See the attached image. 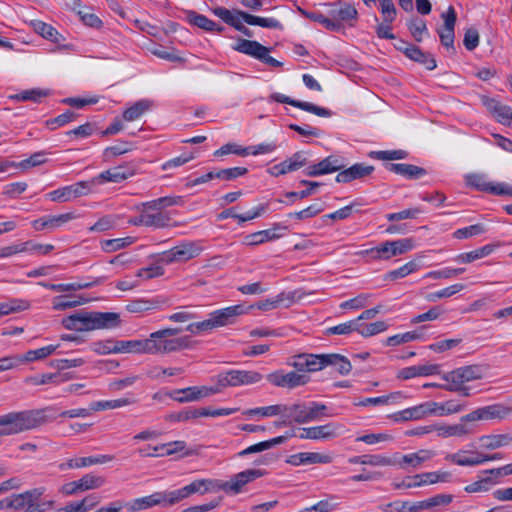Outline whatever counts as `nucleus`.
<instances>
[{
	"label": "nucleus",
	"instance_id": "obj_25",
	"mask_svg": "<svg viewBox=\"0 0 512 512\" xmlns=\"http://www.w3.org/2000/svg\"><path fill=\"white\" fill-rule=\"evenodd\" d=\"M332 457L328 454L318 452H300L288 456L286 463L293 466L310 465V464H329Z\"/></svg>",
	"mask_w": 512,
	"mask_h": 512
},
{
	"label": "nucleus",
	"instance_id": "obj_2",
	"mask_svg": "<svg viewBox=\"0 0 512 512\" xmlns=\"http://www.w3.org/2000/svg\"><path fill=\"white\" fill-rule=\"evenodd\" d=\"M120 315L115 312L80 311L62 319L68 330L79 332L112 329L120 325Z\"/></svg>",
	"mask_w": 512,
	"mask_h": 512
},
{
	"label": "nucleus",
	"instance_id": "obj_13",
	"mask_svg": "<svg viewBox=\"0 0 512 512\" xmlns=\"http://www.w3.org/2000/svg\"><path fill=\"white\" fill-rule=\"evenodd\" d=\"M451 477L450 472L447 471H436V472H425L417 474L413 477H408L407 480L396 484V488H415L424 485L435 484L438 482H447Z\"/></svg>",
	"mask_w": 512,
	"mask_h": 512
},
{
	"label": "nucleus",
	"instance_id": "obj_21",
	"mask_svg": "<svg viewBox=\"0 0 512 512\" xmlns=\"http://www.w3.org/2000/svg\"><path fill=\"white\" fill-rule=\"evenodd\" d=\"M219 392L220 389L217 387L193 386L177 390L175 394L181 396H174L173 398L179 403H186L197 401L201 398L209 397Z\"/></svg>",
	"mask_w": 512,
	"mask_h": 512
},
{
	"label": "nucleus",
	"instance_id": "obj_3",
	"mask_svg": "<svg viewBox=\"0 0 512 512\" xmlns=\"http://www.w3.org/2000/svg\"><path fill=\"white\" fill-rule=\"evenodd\" d=\"M180 331V328H164L151 333L146 339L147 354L164 355L190 348L189 336L175 337Z\"/></svg>",
	"mask_w": 512,
	"mask_h": 512
},
{
	"label": "nucleus",
	"instance_id": "obj_44",
	"mask_svg": "<svg viewBox=\"0 0 512 512\" xmlns=\"http://www.w3.org/2000/svg\"><path fill=\"white\" fill-rule=\"evenodd\" d=\"M151 101L147 99L135 102L131 107L123 112V119L125 121H135L144 115L151 107Z\"/></svg>",
	"mask_w": 512,
	"mask_h": 512
},
{
	"label": "nucleus",
	"instance_id": "obj_31",
	"mask_svg": "<svg viewBox=\"0 0 512 512\" xmlns=\"http://www.w3.org/2000/svg\"><path fill=\"white\" fill-rule=\"evenodd\" d=\"M143 222L145 227H153L156 229L165 228L170 225L171 218L167 212L155 211L152 208L143 207Z\"/></svg>",
	"mask_w": 512,
	"mask_h": 512
},
{
	"label": "nucleus",
	"instance_id": "obj_12",
	"mask_svg": "<svg viewBox=\"0 0 512 512\" xmlns=\"http://www.w3.org/2000/svg\"><path fill=\"white\" fill-rule=\"evenodd\" d=\"M91 191L92 185L90 181H80L51 191L48 195L52 201L67 202L71 199L87 195Z\"/></svg>",
	"mask_w": 512,
	"mask_h": 512
},
{
	"label": "nucleus",
	"instance_id": "obj_38",
	"mask_svg": "<svg viewBox=\"0 0 512 512\" xmlns=\"http://www.w3.org/2000/svg\"><path fill=\"white\" fill-rule=\"evenodd\" d=\"M50 94L51 92L49 89L33 88L11 95L9 98L18 102L32 101L34 103H40L43 98L48 97Z\"/></svg>",
	"mask_w": 512,
	"mask_h": 512
},
{
	"label": "nucleus",
	"instance_id": "obj_54",
	"mask_svg": "<svg viewBox=\"0 0 512 512\" xmlns=\"http://www.w3.org/2000/svg\"><path fill=\"white\" fill-rule=\"evenodd\" d=\"M29 306V302L22 299H11L8 302H0V317L27 310Z\"/></svg>",
	"mask_w": 512,
	"mask_h": 512
},
{
	"label": "nucleus",
	"instance_id": "obj_10",
	"mask_svg": "<svg viewBox=\"0 0 512 512\" xmlns=\"http://www.w3.org/2000/svg\"><path fill=\"white\" fill-rule=\"evenodd\" d=\"M512 412V408L505 406L504 404L497 403L488 405L482 408H478L471 413L463 416L462 421H479V420H502L508 417Z\"/></svg>",
	"mask_w": 512,
	"mask_h": 512
},
{
	"label": "nucleus",
	"instance_id": "obj_48",
	"mask_svg": "<svg viewBox=\"0 0 512 512\" xmlns=\"http://www.w3.org/2000/svg\"><path fill=\"white\" fill-rule=\"evenodd\" d=\"M407 58L424 65L428 70H434L437 67L436 60L432 54L423 52L416 45L410 50Z\"/></svg>",
	"mask_w": 512,
	"mask_h": 512
},
{
	"label": "nucleus",
	"instance_id": "obj_59",
	"mask_svg": "<svg viewBox=\"0 0 512 512\" xmlns=\"http://www.w3.org/2000/svg\"><path fill=\"white\" fill-rule=\"evenodd\" d=\"M464 288H465V286L463 284H460V283L453 284V285L443 288L439 291L429 293L426 296V299L430 302H435L441 298L451 297V296L455 295L456 293L462 291Z\"/></svg>",
	"mask_w": 512,
	"mask_h": 512
},
{
	"label": "nucleus",
	"instance_id": "obj_58",
	"mask_svg": "<svg viewBox=\"0 0 512 512\" xmlns=\"http://www.w3.org/2000/svg\"><path fill=\"white\" fill-rule=\"evenodd\" d=\"M181 200L179 196H165L143 203V207L152 208L155 211H162L165 207L177 205Z\"/></svg>",
	"mask_w": 512,
	"mask_h": 512
},
{
	"label": "nucleus",
	"instance_id": "obj_5",
	"mask_svg": "<svg viewBox=\"0 0 512 512\" xmlns=\"http://www.w3.org/2000/svg\"><path fill=\"white\" fill-rule=\"evenodd\" d=\"M44 487H37L19 494H12L13 510L23 512H46L54 506V501H44Z\"/></svg>",
	"mask_w": 512,
	"mask_h": 512
},
{
	"label": "nucleus",
	"instance_id": "obj_42",
	"mask_svg": "<svg viewBox=\"0 0 512 512\" xmlns=\"http://www.w3.org/2000/svg\"><path fill=\"white\" fill-rule=\"evenodd\" d=\"M494 251V245L487 244L483 247L475 249L470 252H465L457 255L455 261L459 263H471L475 260L481 259L490 255Z\"/></svg>",
	"mask_w": 512,
	"mask_h": 512
},
{
	"label": "nucleus",
	"instance_id": "obj_57",
	"mask_svg": "<svg viewBox=\"0 0 512 512\" xmlns=\"http://www.w3.org/2000/svg\"><path fill=\"white\" fill-rule=\"evenodd\" d=\"M134 239L132 237L107 239L101 242V248L106 253H112L122 248L128 247L133 244Z\"/></svg>",
	"mask_w": 512,
	"mask_h": 512
},
{
	"label": "nucleus",
	"instance_id": "obj_22",
	"mask_svg": "<svg viewBox=\"0 0 512 512\" xmlns=\"http://www.w3.org/2000/svg\"><path fill=\"white\" fill-rule=\"evenodd\" d=\"M271 98L276 102L289 104L291 106L297 107V108L302 109L309 113H313L320 117L332 116V111L327 108L317 106L310 102L294 100V99H291L290 97L280 94V93L272 94Z\"/></svg>",
	"mask_w": 512,
	"mask_h": 512
},
{
	"label": "nucleus",
	"instance_id": "obj_8",
	"mask_svg": "<svg viewBox=\"0 0 512 512\" xmlns=\"http://www.w3.org/2000/svg\"><path fill=\"white\" fill-rule=\"evenodd\" d=\"M264 474L265 472L260 469H247L235 474L228 481H218L216 486L219 490L236 495L242 491L246 484L262 477Z\"/></svg>",
	"mask_w": 512,
	"mask_h": 512
},
{
	"label": "nucleus",
	"instance_id": "obj_9",
	"mask_svg": "<svg viewBox=\"0 0 512 512\" xmlns=\"http://www.w3.org/2000/svg\"><path fill=\"white\" fill-rule=\"evenodd\" d=\"M171 491H159L151 495L136 498L128 504V509L132 512L146 510L154 506H173L174 500Z\"/></svg>",
	"mask_w": 512,
	"mask_h": 512
},
{
	"label": "nucleus",
	"instance_id": "obj_51",
	"mask_svg": "<svg viewBox=\"0 0 512 512\" xmlns=\"http://www.w3.org/2000/svg\"><path fill=\"white\" fill-rule=\"evenodd\" d=\"M59 345H48L35 350H28L22 358H19V362H33L36 360H42L51 354H53Z\"/></svg>",
	"mask_w": 512,
	"mask_h": 512
},
{
	"label": "nucleus",
	"instance_id": "obj_34",
	"mask_svg": "<svg viewBox=\"0 0 512 512\" xmlns=\"http://www.w3.org/2000/svg\"><path fill=\"white\" fill-rule=\"evenodd\" d=\"M348 462L350 464H361V465H369V466H391L394 465V461L386 457L384 455H361V456H353L349 458Z\"/></svg>",
	"mask_w": 512,
	"mask_h": 512
},
{
	"label": "nucleus",
	"instance_id": "obj_45",
	"mask_svg": "<svg viewBox=\"0 0 512 512\" xmlns=\"http://www.w3.org/2000/svg\"><path fill=\"white\" fill-rule=\"evenodd\" d=\"M116 351L119 353L147 354V340L117 341Z\"/></svg>",
	"mask_w": 512,
	"mask_h": 512
},
{
	"label": "nucleus",
	"instance_id": "obj_37",
	"mask_svg": "<svg viewBox=\"0 0 512 512\" xmlns=\"http://www.w3.org/2000/svg\"><path fill=\"white\" fill-rule=\"evenodd\" d=\"M439 373V365L436 364H426V365H417L405 368L401 372V377L403 379H410L418 376H430Z\"/></svg>",
	"mask_w": 512,
	"mask_h": 512
},
{
	"label": "nucleus",
	"instance_id": "obj_53",
	"mask_svg": "<svg viewBox=\"0 0 512 512\" xmlns=\"http://www.w3.org/2000/svg\"><path fill=\"white\" fill-rule=\"evenodd\" d=\"M327 366H333L341 375H347L352 369L350 361L340 354H327Z\"/></svg>",
	"mask_w": 512,
	"mask_h": 512
},
{
	"label": "nucleus",
	"instance_id": "obj_40",
	"mask_svg": "<svg viewBox=\"0 0 512 512\" xmlns=\"http://www.w3.org/2000/svg\"><path fill=\"white\" fill-rule=\"evenodd\" d=\"M443 379L447 382L445 385H436L437 388H441L447 391H458L466 383L461 370L455 369L451 372L445 373Z\"/></svg>",
	"mask_w": 512,
	"mask_h": 512
},
{
	"label": "nucleus",
	"instance_id": "obj_64",
	"mask_svg": "<svg viewBox=\"0 0 512 512\" xmlns=\"http://www.w3.org/2000/svg\"><path fill=\"white\" fill-rule=\"evenodd\" d=\"M99 502V499L96 496H88L82 499L79 502H72L68 504V508L72 512H87L95 507Z\"/></svg>",
	"mask_w": 512,
	"mask_h": 512
},
{
	"label": "nucleus",
	"instance_id": "obj_63",
	"mask_svg": "<svg viewBox=\"0 0 512 512\" xmlns=\"http://www.w3.org/2000/svg\"><path fill=\"white\" fill-rule=\"evenodd\" d=\"M335 496H330L324 500L317 502L311 507L304 508L299 512H331L335 510L338 506L337 503L333 502Z\"/></svg>",
	"mask_w": 512,
	"mask_h": 512
},
{
	"label": "nucleus",
	"instance_id": "obj_7",
	"mask_svg": "<svg viewBox=\"0 0 512 512\" xmlns=\"http://www.w3.org/2000/svg\"><path fill=\"white\" fill-rule=\"evenodd\" d=\"M262 375L256 371L228 370L219 373L216 377L217 388L237 387L251 385L262 380Z\"/></svg>",
	"mask_w": 512,
	"mask_h": 512
},
{
	"label": "nucleus",
	"instance_id": "obj_43",
	"mask_svg": "<svg viewBox=\"0 0 512 512\" xmlns=\"http://www.w3.org/2000/svg\"><path fill=\"white\" fill-rule=\"evenodd\" d=\"M297 9L303 16L322 24L326 29L330 31H339L342 28V24L339 20L329 19L321 13L307 12L301 7H297Z\"/></svg>",
	"mask_w": 512,
	"mask_h": 512
},
{
	"label": "nucleus",
	"instance_id": "obj_11",
	"mask_svg": "<svg viewBox=\"0 0 512 512\" xmlns=\"http://www.w3.org/2000/svg\"><path fill=\"white\" fill-rule=\"evenodd\" d=\"M202 251V247L196 242H184L178 246L165 251L161 260L165 263L188 261L197 257Z\"/></svg>",
	"mask_w": 512,
	"mask_h": 512
},
{
	"label": "nucleus",
	"instance_id": "obj_1",
	"mask_svg": "<svg viewBox=\"0 0 512 512\" xmlns=\"http://www.w3.org/2000/svg\"><path fill=\"white\" fill-rule=\"evenodd\" d=\"M52 408L29 409L12 411L0 416V437L12 436L31 431L46 424L54 416L48 412Z\"/></svg>",
	"mask_w": 512,
	"mask_h": 512
},
{
	"label": "nucleus",
	"instance_id": "obj_30",
	"mask_svg": "<svg viewBox=\"0 0 512 512\" xmlns=\"http://www.w3.org/2000/svg\"><path fill=\"white\" fill-rule=\"evenodd\" d=\"M387 171L401 175L407 179H419L427 174V171L419 166L406 163H387Z\"/></svg>",
	"mask_w": 512,
	"mask_h": 512
},
{
	"label": "nucleus",
	"instance_id": "obj_29",
	"mask_svg": "<svg viewBox=\"0 0 512 512\" xmlns=\"http://www.w3.org/2000/svg\"><path fill=\"white\" fill-rule=\"evenodd\" d=\"M113 460H114V456L108 455V454L81 457V458L69 459L67 462L61 463L59 465V469L61 471H65L67 469L83 468V467H88V466L97 465V464H104L107 462H111Z\"/></svg>",
	"mask_w": 512,
	"mask_h": 512
},
{
	"label": "nucleus",
	"instance_id": "obj_14",
	"mask_svg": "<svg viewBox=\"0 0 512 512\" xmlns=\"http://www.w3.org/2000/svg\"><path fill=\"white\" fill-rule=\"evenodd\" d=\"M104 483L103 477L88 473L77 481L65 483L60 491L65 495H74L78 492L100 488Z\"/></svg>",
	"mask_w": 512,
	"mask_h": 512
},
{
	"label": "nucleus",
	"instance_id": "obj_17",
	"mask_svg": "<svg viewBox=\"0 0 512 512\" xmlns=\"http://www.w3.org/2000/svg\"><path fill=\"white\" fill-rule=\"evenodd\" d=\"M293 366L298 371L315 372L327 367V354H299L294 357Z\"/></svg>",
	"mask_w": 512,
	"mask_h": 512
},
{
	"label": "nucleus",
	"instance_id": "obj_46",
	"mask_svg": "<svg viewBox=\"0 0 512 512\" xmlns=\"http://www.w3.org/2000/svg\"><path fill=\"white\" fill-rule=\"evenodd\" d=\"M285 410H286V405L277 404V405H270V406H266V407L247 409V410L243 411V415H245V416L258 415L261 417H272V416H276V415L284 416Z\"/></svg>",
	"mask_w": 512,
	"mask_h": 512
},
{
	"label": "nucleus",
	"instance_id": "obj_39",
	"mask_svg": "<svg viewBox=\"0 0 512 512\" xmlns=\"http://www.w3.org/2000/svg\"><path fill=\"white\" fill-rule=\"evenodd\" d=\"M31 26L33 27L34 31L40 34L43 38L50 40L54 43H60L61 40H63V37L61 34L58 33V31L52 27L51 25L40 21V20H32Z\"/></svg>",
	"mask_w": 512,
	"mask_h": 512
},
{
	"label": "nucleus",
	"instance_id": "obj_35",
	"mask_svg": "<svg viewBox=\"0 0 512 512\" xmlns=\"http://www.w3.org/2000/svg\"><path fill=\"white\" fill-rule=\"evenodd\" d=\"M389 243L390 241H385L376 247L362 250L357 255L367 256L371 261L389 260L393 257Z\"/></svg>",
	"mask_w": 512,
	"mask_h": 512
},
{
	"label": "nucleus",
	"instance_id": "obj_50",
	"mask_svg": "<svg viewBox=\"0 0 512 512\" xmlns=\"http://www.w3.org/2000/svg\"><path fill=\"white\" fill-rule=\"evenodd\" d=\"M497 483H498L497 476L489 474V476L483 477V478L465 486L464 490L467 493L487 492Z\"/></svg>",
	"mask_w": 512,
	"mask_h": 512
},
{
	"label": "nucleus",
	"instance_id": "obj_47",
	"mask_svg": "<svg viewBox=\"0 0 512 512\" xmlns=\"http://www.w3.org/2000/svg\"><path fill=\"white\" fill-rule=\"evenodd\" d=\"M465 451H460L448 456V459L459 466H477L483 464L481 453H472V456H466Z\"/></svg>",
	"mask_w": 512,
	"mask_h": 512
},
{
	"label": "nucleus",
	"instance_id": "obj_49",
	"mask_svg": "<svg viewBox=\"0 0 512 512\" xmlns=\"http://www.w3.org/2000/svg\"><path fill=\"white\" fill-rule=\"evenodd\" d=\"M435 432L437 435L443 438L451 436H463L469 434L470 429L464 424L456 425H438L435 424Z\"/></svg>",
	"mask_w": 512,
	"mask_h": 512
},
{
	"label": "nucleus",
	"instance_id": "obj_41",
	"mask_svg": "<svg viewBox=\"0 0 512 512\" xmlns=\"http://www.w3.org/2000/svg\"><path fill=\"white\" fill-rule=\"evenodd\" d=\"M186 20L189 24L196 26L202 30L212 32L216 28V23L205 15L199 14L193 10L185 11Z\"/></svg>",
	"mask_w": 512,
	"mask_h": 512
},
{
	"label": "nucleus",
	"instance_id": "obj_62",
	"mask_svg": "<svg viewBox=\"0 0 512 512\" xmlns=\"http://www.w3.org/2000/svg\"><path fill=\"white\" fill-rule=\"evenodd\" d=\"M418 269V264L415 261H409L398 269L389 271L386 274V279L397 280L400 278H404L409 274L413 273Z\"/></svg>",
	"mask_w": 512,
	"mask_h": 512
},
{
	"label": "nucleus",
	"instance_id": "obj_24",
	"mask_svg": "<svg viewBox=\"0 0 512 512\" xmlns=\"http://www.w3.org/2000/svg\"><path fill=\"white\" fill-rule=\"evenodd\" d=\"M268 380L275 386L278 387H288L295 388L297 386H301L307 383L308 377L303 374H299L297 372H275L268 375Z\"/></svg>",
	"mask_w": 512,
	"mask_h": 512
},
{
	"label": "nucleus",
	"instance_id": "obj_55",
	"mask_svg": "<svg viewBox=\"0 0 512 512\" xmlns=\"http://www.w3.org/2000/svg\"><path fill=\"white\" fill-rule=\"evenodd\" d=\"M387 328L388 325L384 321H376L370 324H364L359 321L357 332L363 337H370L386 331Z\"/></svg>",
	"mask_w": 512,
	"mask_h": 512
},
{
	"label": "nucleus",
	"instance_id": "obj_28",
	"mask_svg": "<svg viewBox=\"0 0 512 512\" xmlns=\"http://www.w3.org/2000/svg\"><path fill=\"white\" fill-rule=\"evenodd\" d=\"M185 448H186V442L177 440V441H172V442L160 444L157 446H153V450L155 453H148L146 451V449H144V448H139L137 450V453L141 457H163V456H169V455H173V454L182 452L185 450Z\"/></svg>",
	"mask_w": 512,
	"mask_h": 512
},
{
	"label": "nucleus",
	"instance_id": "obj_23",
	"mask_svg": "<svg viewBox=\"0 0 512 512\" xmlns=\"http://www.w3.org/2000/svg\"><path fill=\"white\" fill-rule=\"evenodd\" d=\"M444 19V26L438 31L441 44L447 49H454V27L456 23V12L452 6H450L446 13L442 14Z\"/></svg>",
	"mask_w": 512,
	"mask_h": 512
},
{
	"label": "nucleus",
	"instance_id": "obj_6",
	"mask_svg": "<svg viewBox=\"0 0 512 512\" xmlns=\"http://www.w3.org/2000/svg\"><path fill=\"white\" fill-rule=\"evenodd\" d=\"M235 51L251 56L271 67L279 68L283 63L269 55L271 48L266 47L255 40L238 39L233 46Z\"/></svg>",
	"mask_w": 512,
	"mask_h": 512
},
{
	"label": "nucleus",
	"instance_id": "obj_26",
	"mask_svg": "<svg viewBox=\"0 0 512 512\" xmlns=\"http://www.w3.org/2000/svg\"><path fill=\"white\" fill-rule=\"evenodd\" d=\"M287 229V226L275 223L273 227L270 229L261 230L246 235L244 238V244L247 246H256L263 244L267 241L276 240L282 236V234L277 233V231H286Z\"/></svg>",
	"mask_w": 512,
	"mask_h": 512
},
{
	"label": "nucleus",
	"instance_id": "obj_36",
	"mask_svg": "<svg viewBox=\"0 0 512 512\" xmlns=\"http://www.w3.org/2000/svg\"><path fill=\"white\" fill-rule=\"evenodd\" d=\"M481 446L485 449L494 450L512 443V435L510 434H493L480 437Z\"/></svg>",
	"mask_w": 512,
	"mask_h": 512
},
{
	"label": "nucleus",
	"instance_id": "obj_4",
	"mask_svg": "<svg viewBox=\"0 0 512 512\" xmlns=\"http://www.w3.org/2000/svg\"><path fill=\"white\" fill-rule=\"evenodd\" d=\"M335 413L328 412V407L320 402L295 403L290 406L286 405L284 417L291 419L296 423L304 424L313 421H319L323 417H333Z\"/></svg>",
	"mask_w": 512,
	"mask_h": 512
},
{
	"label": "nucleus",
	"instance_id": "obj_33",
	"mask_svg": "<svg viewBox=\"0 0 512 512\" xmlns=\"http://www.w3.org/2000/svg\"><path fill=\"white\" fill-rule=\"evenodd\" d=\"M289 437H290V435H283V436H278V437H275V438H272V439H269L266 441H262V442L253 444V445L247 447L246 449L240 451L237 455L239 457H244V456H247L250 454L260 453L262 451L271 449L276 445L283 444Z\"/></svg>",
	"mask_w": 512,
	"mask_h": 512
},
{
	"label": "nucleus",
	"instance_id": "obj_27",
	"mask_svg": "<svg viewBox=\"0 0 512 512\" xmlns=\"http://www.w3.org/2000/svg\"><path fill=\"white\" fill-rule=\"evenodd\" d=\"M374 171V167L364 163H356L347 169H341L336 176L338 183H349L356 179H362L370 175Z\"/></svg>",
	"mask_w": 512,
	"mask_h": 512
},
{
	"label": "nucleus",
	"instance_id": "obj_16",
	"mask_svg": "<svg viewBox=\"0 0 512 512\" xmlns=\"http://www.w3.org/2000/svg\"><path fill=\"white\" fill-rule=\"evenodd\" d=\"M135 174V167L131 165H119L101 172L90 180L92 187L105 182H122Z\"/></svg>",
	"mask_w": 512,
	"mask_h": 512
},
{
	"label": "nucleus",
	"instance_id": "obj_61",
	"mask_svg": "<svg viewBox=\"0 0 512 512\" xmlns=\"http://www.w3.org/2000/svg\"><path fill=\"white\" fill-rule=\"evenodd\" d=\"M359 319L350 320L345 323L338 324L333 327H329L326 330L327 335H346L351 332L357 331Z\"/></svg>",
	"mask_w": 512,
	"mask_h": 512
},
{
	"label": "nucleus",
	"instance_id": "obj_20",
	"mask_svg": "<svg viewBox=\"0 0 512 512\" xmlns=\"http://www.w3.org/2000/svg\"><path fill=\"white\" fill-rule=\"evenodd\" d=\"M248 309L244 305L238 304L216 310L209 316H212L216 328H219L235 323L237 317L247 313Z\"/></svg>",
	"mask_w": 512,
	"mask_h": 512
},
{
	"label": "nucleus",
	"instance_id": "obj_32",
	"mask_svg": "<svg viewBox=\"0 0 512 512\" xmlns=\"http://www.w3.org/2000/svg\"><path fill=\"white\" fill-rule=\"evenodd\" d=\"M105 277H99L95 279L92 282H75V283H67V284H51L46 282H39V285L58 292H65V291H77L81 289L90 288L95 285H99L105 281Z\"/></svg>",
	"mask_w": 512,
	"mask_h": 512
},
{
	"label": "nucleus",
	"instance_id": "obj_18",
	"mask_svg": "<svg viewBox=\"0 0 512 512\" xmlns=\"http://www.w3.org/2000/svg\"><path fill=\"white\" fill-rule=\"evenodd\" d=\"M345 168V164L342 160L335 156H328L317 164L308 166L304 170V174L309 177H317L321 175L330 174L336 171H340Z\"/></svg>",
	"mask_w": 512,
	"mask_h": 512
},
{
	"label": "nucleus",
	"instance_id": "obj_52",
	"mask_svg": "<svg viewBox=\"0 0 512 512\" xmlns=\"http://www.w3.org/2000/svg\"><path fill=\"white\" fill-rule=\"evenodd\" d=\"M167 301L162 297H156L151 300L137 301L128 306V310L131 312H145L149 310H154L160 308L162 305L166 304Z\"/></svg>",
	"mask_w": 512,
	"mask_h": 512
},
{
	"label": "nucleus",
	"instance_id": "obj_56",
	"mask_svg": "<svg viewBox=\"0 0 512 512\" xmlns=\"http://www.w3.org/2000/svg\"><path fill=\"white\" fill-rule=\"evenodd\" d=\"M132 403H133V401L128 398H120V399L106 400V401H95L91 404V410L101 411V410L116 409V408L128 406Z\"/></svg>",
	"mask_w": 512,
	"mask_h": 512
},
{
	"label": "nucleus",
	"instance_id": "obj_60",
	"mask_svg": "<svg viewBox=\"0 0 512 512\" xmlns=\"http://www.w3.org/2000/svg\"><path fill=\"white\" fill-rule=\"evenodd\" d=\"M85 303V299L82 297H74L73 300H68L67 296H57L52 300V308L60 311L68 308L77 307Z\"/></svg>",
	"mask_w": 512,
	"mask_h": 512
},
{
	"label": "nucleus",
	"instance_id": "obj_15",
	"mask_svg": "<svg viewBox=\"0 0 512 512\" xmlns=\"http://www.w3.org/2000/svg\"><path fill=\"white\" fill-rule=\"evenodd\" d=\"M218 481L200 479L191 482L189 485H186L180 489L171 491L172 497L174 500V504L179 503L183 499L189 497L192 494L200 493L204 494L208 491L217 489L216 484Z\"/></svg>",
	"mask_w": 512,
	"mask_h": 512
},
{
	"label": "nucleus",
	"instance_id": "obj_19",
	"mask_svg": "<svg viewBox=\"0 0 512 512\" xmlns=\"http://www.w3.org/2000/svg\"><path fill=\"white\" fill-rule=\"evenodd\" d=\"M341 428L340 424L330 422L320 426L302 428L299 437L312 440L331 439L338 435Z\"/></svg>",
	"mask_w": 512,
	"mask_h": 512
}]
</instances>
